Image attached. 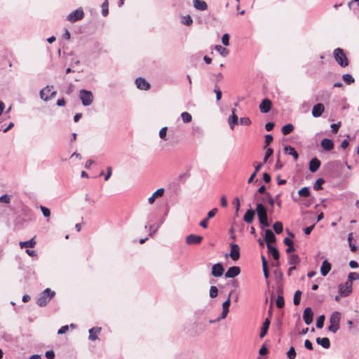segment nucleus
I'll list each match as a JSON object with an SVG mask.
<instances>
[{
    "mask_svg": "<svg viewBox=\"0 0 359 359\" xmlns=\"http://www.w3.org/2000/svg\"><path fill=\"white\" fill-rule=\"evenodd\" d=\"M341 313L338 311H334L332 313L330 318V326L328 330L333 333H336L340 327Z\"/></svg>",
    "mask_w": 359,
    "mask_h": 359,
    "instance_id": "obj_1",
    "label": "nucleus"
},
{
    "mask_svg": "<svg viewBox=\"0 0 359 359\" xmlns=\"http://www.w3.org/2000/svg\"><path fill=\"white\" fill-rule=\"evenodd\" d=\"M256 210L257 212L259 223L262 226V227L269 226V223L268 222L267 212L264 205L262 203H258L257 205Z\"/></svg>",
    "mask_w": 359,
    "mask_h": 359,
    "instance_id": "obj_2",
    "label": "nucleus"
},
{
    "mask_svg": "<svg viewBox=\"0 0 359 359\" xmlns=\"http://www.w3.org/2000/svg\"><path fill=\"white\" fill-rule=\"evenodd\" d=\"M333 55L335 60L341 67H345L348 65V60L341 48H337L334 49Z\"/></svg>",
    "mask_w": 359,
    "mask_h": 359,
    "instance_id": "obj_3",
    "label": "nucleus"
},
{
    "mask_svg": "<svg viewBox=\"0 0 359 359\" xmlns=\"http://www.w3.org/2000/svg\"><path fill=\"white\" fill-rule=\"evenodd\" d=\"M55 292H53L49 288H46L40 295L37 299V304L39 306H46L48 302L54 297Z\"/></svg>",
    "mask_w": 359,
    "mask_h": 359,
    "instance_id": "obj_4",
    "label": "nucleus"
},
{
    "mask_svg": "<svg viewBox=\"0 0 359 359\" xmlns=\"http://www.w3.org/2000/svg\"><path fill=\"white\" fill-rule=\"evenodd\" d=\"M79 98L84 106H89L93 100L92 93L84 89L80 90Z\"/></svg>",
    "mask_w": 359,
    "mask_h": 359,
    "instance_id": "obj_5",
    "label": "nucleus"
},
{
    "mask_svg": "<svg viewBox=\"0 0 359 359\" xmlns=\"http://www.w3.org/2000/svg\"><path fill=\"white\" fill-rule=\"evenodd\" d=\"M353 283L346 282L338 287L340 297H348L352 292Z\"/></svg>",
    "mask_w": 359,
    "mask_h": 359,
    "instance_id": "obj_6",
    "label": "nucleus"
},
{
    "mask_svg": "<svg viewBox=\"0 0 359 359\" xmlns=\"http://www.w3.org/2000/svg\"><path fill=\"white\" fill-rule=\"evenodd\" d=\"M84 16L83 11L81 8H79L74 11L70 13L67 17V20L70 22H75L78 20L83 19Z\"/></svg>",
    "mask_w": 359,
    "mask_h": 359,
    "instance_id": "obj_7",
    "label": "nucleus"
},
{
    "mask_svg": "<svg viewBox=\"0 0 359 359\" xmlns=\"http://www.w3.org/2000/svg\"><path fill=\"white\" fill-rule=\"evenodd\" d=\"M53 86H46L40 92V97L42 100L47 101L48 100L54 97L57 93L56 91L53 90Z\"/></svg>",
    "mask_w": 359,
    "mask_h": 359,
    "instance_id": "obj_8",
    "label": "nucleus"
},
{
    "mask_svg": "<svg viewBox=\"0 0 359 359\" xmlns=\"http://www.w3.org/2000/svg\"><path fill=\"white\" fill-rule=\"evenodd\" d=\"M272 107V102L268 99H264L260 103L259 108L262 113L266 114L268 113Z\"/></svg>",
    "mask_w": 359,
    "mask_h": 359,
    "instance_id": "obj_9",
    "label": "nucleus"
},
{
    "mask_svg": "<svg viewBox=\"0 0 359 359\" xmlns=\"http://www.w3.org/2000/svg\"><path fill=\"white\" fill-rule=\"evenodd\" d=\"M231 252L229 256L233 261H237L240 258V248L237 244H230Z\"/></svg>",
    "mask_w": 359,
    "mask_h": 359,
    "instance_id": "obj_10",
    "label": "nucleus"
},
{
    "mask_svg": "<svg viewBox=\"0 0 359 359\" xmlns=\"http://www.w3.org/2000/svg\"><path fill=\"white\" fill-rule=\"evenodd\" d=\"M203 241L201 236L190 234L186 237V243L187 245L200 244Z\"/></svg>",
    "mask_w": 359,
    "mask_h": 359,
    "instance_id": "obj_11",
    "label": "nucleus"
},
{
    "mask_svg": "<svg viewBox=\"0 0 359 359\" xmlns=\"http://www.w3.org/2000/svg\"><path fill=\"white\" fill-rule=\"evenodd\" d=\"M313 313L310 307H307L304 309L303 313V319L306 325H310L313 322Z\"/></svg>",
    "mask_w": 359,
    "mask_h": 359,
    "instance_id": "obj_12",
    "label": "nucleus"
},
{
    "mask_svg": "<svg viewBox=\"0 0 359 359\" xmlns=\"http://www.w3.org/2000/svg\"><path fill=\"white\" fill-rule=\"evenodd\" d=\"M224 271V269L222 264L217 263L212 266L211 273L214 277H220L223 275Z\"/></svg>",
    "mask_w": 359,
    "mask_h": 359,
    "instance_id": "obj_13",
    "label": "nucleus"
},
{
    "mask_svg": "<svg viewBox=\"0 0 359 359\" xmlns=\"http://www.w3.org/2000/svg\"><path fill=\"white\" fill-rule=\"evenodd\" d=\"M325 111V106L322 103H318L313 107L311 114L313 117H320Z\"/></svg>",
    "mask_w": 359,
    "mask_h": 359,
    "instance_id": "obj_14",
    "label": "nucleus"
},
{
    "mask_svg": "<svg viewBox=\"0 0 359 359\" xmlns=\"http://www.w3.org/2000/svg\"><path fill=\"white\" fill-rule=\"evenodd\" d=\"M135 84L137 88L144 90H147L151 87L150 84L144 79L141 77L136 79Z\"/></svg>",
    "mask_w": 359,
    "mask_h": 359,
    "instance_id": "obj_15",
    "label": "nucleus"
},
{
    "mask_svg": "<svg viewBox=\"0 0 359 359\" xmlns=\"http://www.w3.org/2000/svg\"><path fill=\"white\" fill-rule=\"evenodd\" d=\"M241 273V269H240V267L238 266H231L230 267L226 274H225V276L226 278H234L237 276H238Z\"/></svg>",
    "mask_w": 359,
    "mask_h": 359,
    "instance_id": "obj_16",
    "label": "nucleus"
},
{
    "mask_svg": "<svg viewBox=\"0 0 359 359\" xmlns=\"http://www.w3.org/2000/svg\"><path fill=\"white\" fill-rule=\"evenodd\" d=\"M264 240L266 243L267 247L268 245H271V243H274L276 241V236L271 229H266L265 231Z\"/></svg>",
    "mask_w": 359,
    "mask_h": 359,
    "instance_id": "obj_17",
    "label": "nucleus"
},
{
    "mask_svg": "<svg viewBox=\"0 0 359 359\" xmlns=\"http://www.w3.org/2000/svg\"><path fill=\"white\" fill-rule=\"evenodd\" d=\"M230 297H231V293L229 294L227 299L222 304L223 311H222V316H221V318L222 319H224L226 317V316H227V314H228V313L229 311V306H230V304H231Z\"/></svg>",
    "mask_w": 359,
    "mask_h": 359,
    "instance_id": "obj_18",
    "label": "nucleus"
},
{
    "mask_svg": "<svg viewBox=\"0 0 359 359\" xmlns=\"http://www.w3.org/2000/svg\"><path fill=\"white\" fill-rule=\"evenodd\" d=\"M320 161L317 158H312L309 162V170L312 172H316L320 166Z\"/></svg>",
    "mask_w": 359,
    "mask_h": 359,
    "instance_id": "obj_19",
    "label": "nucleus"
},
{
    "mask_svg": "<svg viewBox=\"0 0 359 359\" xmlns=\"http://www.w3.org/2000/svg\"><path fill=\"white\" fill-rule=\"evenodd\" d=\"M194 7L198 11H206L208 9V4L205 1L202 0H194Z\"/></svg>",
    "mask_w": 359,
    "mask_h": 359,
    "instance_id": "obj_20",
    "label": "nucleus"
},
{
    "mask_svg": "<svg viewBox=\"0 0 359 359\" xmlns=\"http://www.w3.org/2000/svg\"><path fill=\"white\" fill-rule=\"evenodd\" d=\"M332 268L331 264L326 259L323 262L320 267V273L323 276H326Z\"/></svg>",
    "mask_w": 359,
    "mask_h": 359,
    "instance_id": "obj_21",
    "label": "nucleus"
},
{
    "mask_svg": "<svg viewBox=\"0 0 359 359\" xmlns=\"http://www.w3.org/2000/svg\"><path fill=\"white\" fill-rule=\"evenodd\" d=\"M101 332V327H94L89 330V339L95 341L98 339V334Z\"/></svg>",
    "mask_w": 359,
    "mask_h": 359,
    "instance_id": "obj_22",
    "label": "nucleus"
},
{
    "mask_svg": "<svg viewBox=\"0 0 359 359\" xmlns=\"http://www.w3.org/2000/svg\"><path fill=\"white\" fill-rule=\"evenodd\" d=\"M238 118L236 114V109H232V115L229 118L228 122L231 130H233L235 126L238 123Z\"/></svg>",
    "mask_w": 359,
    "mask_h": 359,
    "instance_id": "obj_23",
    "label": "nucleus"
},
{
    "mask_svg": "<svg viewBox=\"0 0 359 359\" xmlns=\"http://www.w3.org/2000/svg\"><path fill=\"white\" fill-rule=\"evenodd\" d=\"M321 147L326 151H330L334 148L333 142L330 140L325 138L321 141Z\"/></svg>",
    "mask_w": 359,
    "mask_h": 359,
    "instance_id": "obj_24",
    "label": "nucleus"
},
{
    "mask_svg": "<svg viewBox=\"0 0 359 359\" xmlns=\"http://www.w3.org/2000/svg\"><path fill=\"white\" fill-rule=\"evenodd\" d=\"M164 194V189L163 188L157 189L148 199V201L150 204L154 203L156 198L161 197Z\"/></svg>",
    "mask_w": 359,
    "mask_h": 359,
    "instance_id": "obj_25",
    "label": "nucleus"
},
{
    "mask_svg": "<svg viewBox=\"0 0 359 359\" xmlns=\"http://www.w3.org/2000/svg\"><path fill=\"white\" fill-rule=\"evenodd\" d=\"M255 217V211L252 209L248 210L245 212L243 219L245 222L250 224L252 222Z\"/></svg>",
    "mask_w": 359,
    "mask_h": 359,
    "instance_id": "obj_26",
    "label": "nucleus"
},
{
    "mask_svg": "<svg viewBox=\"0 0 359 359\" xmlns=\"http://www.w3.org/2000/svg\"><path fill=\"white\" fill-rule=\"evenodd\" d=\"M316 342L318 344L321 345L325 348H329L330 346V339L327 337H323V338L318 337L316 339Z\"/></svg>",
    "mask_w": 359,
    "mask_h": 359,
    "instance_id": "obj_27",
    "label": "nucleus"
},
{
    "mask_svg": "<svg viewBox=\"0 0 359 359\" xmlns=\"http://www.w3.org/2000/svg\"><path fill=\"white\" fill-rule=\"evenodd\" d=\"M269 325H270V320L269 318H266L265 320V321L264 322L262 329H261V332L259 334V336L261 338H263L266 335V334L269 330Z\"/></svg>",
    "mask_w": 359,
    "mask_h": 359,
    "instance_id": "obj_28",
    "label": "nucleus"
},
{
    "mask_svg": "<svg viewBox=\"0 0 359 359\" xmlns=\"http://www.w3.org/2000/svg\"><path fill=\"white\" fill-rule=\"evenodd\" d=\"M267 248L269 250V252L272 255L273 259L278 261L280 257L278 250L276 248L273 247L271 245H268Z\"/></svg>",
    "mask_w": 359,
    "mask_h": 359,
    "instance_id": "obj_29",
    "label": "nucleus"
},
{
    "mask_svg": "<svg viewBox=\"0 0 359 359\" xmlns=\"http://www.w3.org/2000/svg\"><path fill=\"white\" fill-rule=\"evenodd\" d=\"M284 150L285 152H287V154L289 155L292 156L295 160L298 159V158H299L298 153L297 152V151L294 149V147H292L291 146H285L284 148Z\"/></svg>",
    "mask_w": 359,
    "mask_h": 359,
    "instance_id": "obj_30",
    "label": "nucleus"
},
{
    "mask_svg": "<svg viewBox=\"0 0 359 359\" xmlns=\"http://www.w3.org/2000/svg\"><path fill=\"white\" fill-rule=\"evenodd\" d=\"M285 245L287 246V248L286 249L287 253H290L292 252H294L295 249L293 247V241L291 238H285L283 241Z\"/></svg>",
    "mask_w": 359,
    "mask_h": 359,
    "instance_id": "obj_31",
    "label": "nucleus"
},
{
    "mask_svg": "<svg viewBox=\"0 0 359 359\" xmlns=\"http://www.w3.org/2000/svg\"><path fill=\"white\" fill-rule=\"evenodd\" d=\"M36 245V241H34V238H32L29 241H23L20 243V246L21 248H34Z\"/></svg>",
    "mask_w": 359,
    "mask_h": 359,
    "instance_id": "obj_32",
    "label": "nucleus"
},
{
    "mask_svg": "<svg viewBox=\"0 0 359 359\" xmlns=\"http://www.w3.org/2000/svg\"><path fill=\"white\" fill-rule=\"evenodd\" d=\"M281 130L284 135H287L294 130V126L292 124L288 123L283 126Z\"/></svg>",
    "mask_w": 359,
    "mask_h": 359,
    "instance_id": "obj_33",
    "label": "nucleus"
},
{
    "mask_svg": "<svg viewBox=\"0 0 359 359\" xmlns=\"http://www.w3.org/2000/svg\"><path fill=\"white\" fill-rule=\"evenodd\" d=\"M300 259L297 255L292 254L289 256L288 262L291 265H297L299 263Z\"/></svg>",
    "mask_w": 359,
    "mask_h": 359,
    "instance_id": "obj_34",
    "label": "nucleus"
},
{
    "mask_svg": "<svg viewBox=\"0 0 359 359\" xmlns=\"http://www.w3.org/2000/svg\"><path fill=\"white\" fill-rule=\"evenodd\" d=\"M215 50H216L218 53H219V54H220L221 55H222V56H224V57L227 56V55H228V54H229V50H228L226 48H225L222 47L221 45H217V46H215Z\"/></svg>",
    "mask_w": 359,
    "mask_h": 359,
    "instance_id": "obj_35",
    "label": "nucleus"
},
{
    "mask_svg": "<svg viewBox=\"0 0 359 359\" xmlns=\"http://www.w3.org/2000/svg\"><path fill=\"white\" fill-rule=\"evenodd\" d=\"M284 305H285L284 298L283 297L282 293L279 292L277 299H276V306L279 309H281L284 306Z\"/></svg>",
    "mask_w": 359,
    "mask_h": 359,
    "instance_id": "obj_36",
    "label": "nucleus"
},
{
    "mask_svg": "<svg viewBox=\"0 0 359 359\" xmlns=\"http://www.w3.org/2000/svg\"><path fill=\"white\" fill-rule=\"evenodd\" d=\"M342 79L344 81L347 83L348 85H350L351 83H353L355 81V79L353 77L349 74H345L342 76Z\"/></svg>",
    "mask_w": 359,
    "mask_h": 359,
    "instance_id": "obj_37",
    "label": "nucleus"
},
{
    "mask_svg": "<svg viewBox=\"0 0 359 359\" xmlns=\"http://www.w3.org/2000/svg\"><path fill=\"white\" fill-rule=\"evenodd\" d=\"M325 183V180L323 179V178H319L318 179L314 185H313V189L316 190V191H319V190H321L323 189V187H322V185Z\"/></svg>",
    "mask_w": 359,
    "mask_h": 359,
    "instance_id": "obj_38",
    "label": "nucleus"
},
{
    "mask_svg": "<svg viewBox=\"0 0 359 359\" xmlns=\"http://www.w3.org/2000/svg\"><path fill=\"white\" fill-rule=\"evenodd\" d=\"M182 121L185 123H190L192 121L191 115L188 112H182L181 114Z\"/></svg>",
    "mask_w": 359,
    "mask_h": 359,
    "instance_id": "obj_39",
    "label": "nucleus"
},
{
    "mask_svg": "<svg viewBox=\"0 0 359 359\" xmlns=\"http://www.w3.org/2000/svg\"><path fill=\"white\" fill-rule=\"evenodd\" d=\"M109 13V1L105 0L102 5V14L107 16Z\"/></svg>",
    "mask_w": 359,
    "mask_h": 359,
    "instance_id": "obj_40",
    "label": "nucleus"
},
{
    "mask_svg": "<svg viewBox=\"0 0 359 359\" xmlns=\"http://www.w3.org/2000/svg\"><path fill=\"white\" fill-rule=\"evenodd\" d=\"M273 228L276 233H280L283 231V226L280 222H276L273 225Z\"/></svg>",
    "mask_w": 359,
    "mask_h": 359,
    "instance_id": "obj_41",
    "label": "nucleus"
},
{
    "mask_svg": "<svg viewBox=\"0 0 359 359\" xmlns=\"http://www.w3.org/2000/svg\"><path fill=\"white\" fill-rule=\"evenodd\" d=\"M298 194L302 197H308L310 195V190L308 187H305L299 189Z\"/></svg>",
    "mask_w": 359,
    "mask_h": 359,
    "instance_id": "obj_42",
    "label": "nucleus"
},
{
    "mask_svg": "<svg viewBox=\"0 0 359 359\" xmlns=\"http://www.w3.org/2000/svg\"><path fill=\"white\" fill-rule=\"evenodd\" d=\"M301 295H302V292L300 290H297L294 293V299H293V302H294V304L297 306L300 303V299H301Z\"/></svg>",
    "mask_w": 359,
    "mask_h": 359,
    "instance_id": "obj_43",
    "label": "nucleus"
},
{
    "mask_svg": "<svg viewBox=\"0 0 359 359\" xmlns=\"http://www.w3.org/2000/svg\"><path fill=\"white\" fill-rule=\"evenodd\" d=\"M359 279V274L355 272H351L348 276V280L346 282L352 283L353 280Z\"/></svg>",
    "mask_w": 359,
    "mask_h": 359,
    "instance_id": "obj_44",
    "label": "nucleus"
},
{
    "mask_svg": "<svg viewBox=\"0 0 359 359\" xmlns=\"http://www.w3.org/2000/svg\"><path fill=\"white\" fill-rule=\"evenodd\" d=\"M325 316H320L316 320V327L319 329L323 328L324 325Z\"/></svg>",
    "mask_w": 359,
    "mask_h": 359,
    "instance_id": "obj_45",
    "label": "nucleus"
},
{
    "mask_svg": "<svg viewBox=\"0 0 359 359\" xmlns=\"http://www.w3.org/2000/svg\"><path fill=\"white\" fill-rule=\"evenodd\" d=\"M287 355L290 359H294L296 357L295 349L293 346H291L287 353Z\"/></svg>",
    "mask_w": 359,
    "mask_h": 359,
    "instance_id": "obj_46",
    "label": "nucleus"
},
{
    "mask_svg": "<svg viewBox=\"0 0 359 359\" xmlns=\"http://www.w3.org/2000/svg\"><path fill=\"white\" fill-rule=\"evenodd\" d=\"M218 290L216 286H211L210 289V296L212 298H215L217 296Z\"/></svg>",
    "mask_w": 359,
    "mask_h": 359,
    "instance_id": "obj_47",
    "label": "nucleus"
},
{
    "mask_svg": "<svg viewBox=\"0 0 359 359\" xmlns=\"http://www.w3.org/2000/svg\"><path fill=\"white\" fill-rule=\"evenodd\" d=\"M351 240H352V233H350L348 237V241L349 242V246H350L351 250L353 252H355L357 250V247L355 244L352 243Z\"/></svg>",
    "mask_w": 359,
    "mask_h": 359,
    "instance_id": "obj_48",
    "label": "nucleus"
},
{
    "mask_svg": "<svg viewBox=\"0 0 359 359\" xmlns=\"http://www.w3.org/2000/svg\"><path fill=\"white\" fill-rule=\"evenodd\" d=\"M167 130H168L167 127H163L159 131L160 137L164 140H167V138H166Z\"/></svg>",
    "mask_w": 359,
    "mask_h": 359,
    "instance_id": "obj_49",
    "label": "nucleus"
},
{
    "mask_svg": "<svg viewBox=\"0 0 359 359\" xmlns=\"http://www.w3.org/2000/svg\"><path fill=\"white\" fill-rule=\"evenodd\" d=\"M273 150L271 148H268L266 151V154L264 158V163H266L269 157L272 156Z\"/></svg>",
    "mask_w": 359,
    "mask_h": 359,
    "instance_id": "obj_50",
    "label": "nucleus"
},
{
    "mask_svg": "<svg viewBox=\"0 0 359 359\" xmlns=\"http://www.w3.org/2000/svg\"><path fill=\"white\" fill-rule=\"evenodd\" d=\"M240 124L249 126L251 124V121L248 117H243L239 119Z\"/></svg>",
    "mask_w": 359,
    "mask_h": 359,
    "instance_id": "obj_51",
    "label": "nucleus"
},
{
    "mask_svg": "<svg viewBox=\"0 0 359 359\" xmlns=\"http://www.w3.org/2000/svg\"><path fill=\"white\" fill-rule=\"evenodd\" d=\"M182 23L187 26H189L193 23L192 18H191L190 15H187L184 17Z\"/></svg>",
    "mask_w": 359,
    "mask_h": 359,
    "instance_id": "obj_52",
    "label": "nucleus"
},
{
    "mask_svg": "<svg viewBox=\"0 0 359 359\" xmlns=\"http://www.w3.org/2000/svg\"><path fill=\"white\" fill-rule=\"evenodd\" d=\"M218 210L217 208H215L213 209H212L210 211H209L208 212V215H207V219H212V217H214L215 216V215L217 214Z\"/></svg>",
    "mask_w": 359,
    "mask_h": 359,
    "instance_id": "obj_53",
    "label": "nucleus"
},
{
    "mask_svg": "<svg viewBox=\"0 0 359 359\" xmlns=\"http://www.w3.org/2000/svg\"><path fill=\"white\" fill-rule=\"evenodd\" d=\"M273 137L271 135L268 134L265 135V148L268 147L272 142H273Z\"/></svg>",
    "mask_w": 359,
    "mask_h": 359,
    "instance_id": "obj_54",
    "label": "nucleus"
},
{
    "mask_svg": "<svg viewBox=\"0 0 359 359\" xmlns=\"http://www.w3.org/2000/svg\"><path fill=\"white\" fill-rule=\"evenodd\" d=\"M40 208H41V212L44 217H50V211L48 208L41 205Z\"/></svg>",
    "mask_w": 359,
    "mask_h": 359,
    "instance_id": "obj_55",
    "label": "nucleus"
},
{
    "mask_svg": "<svg viewBox=\"0 0 359 359\" xmlns=\"http://www.w3.org/2000/svg\"><path fill=\"white\" fill-rule=\"evenodd\" d=\"M229 34H224L223 36H222V43L224 45V46H229Z\"/></svg>",
    "mask_w": 359,
    "mask_h": 359,
    "instance_id": "obj_56",
    "label": "nucleus"
},
{
    "mask_svg": "<svg viewBox=\"0 0 359 359\" xmlns=\"http://www.w3.org/2000/svg\"><path fill=\"white\" fill-rule=\"evenodd\" d=\"M340 126H341V123L340 122H339L337 123L332 124L331 125V128H332V133H337L338 132V130H339V128Z\"/></svg>",
    "mask_w": 359,
    "mask_h": 359,
    "instance_id": "obj_57",
    "label": "nucleus"
},
{
    "mask_svg": "<svg viewBox=\"0 0 359 359\" xmlns=\"http://www.w3.org/2000/svg\"><path fill=\"white\" fill-rule=\"evenodd\" d=\"M0 202H4L6 203H9L11 202V196L6 194L0 197Z\"/></svg>",
    "mask_w": 359,
    "mask_h": 359,
    "instance_id": "obj_58",
    "label": "nucleus"
},
{
    "mask_svg": "<svg viewBox=\"0 0 359 359\" xmlns=\"http://www.w3.org/2000/svg\"><path fill=\"white\" fill-rule=\"evenodd\" d=\"M69 330V326L68 325H65V326H62L61 327L58 331H57V334H65Z\"/></svg>",
    "mask_w": 359,
    "mask_h": 359,
    "instance_id": "obj_59",
    "label": "nucleus"
},
{
    "mask_svg": "<svg viewBox=\"0 0 359 359\" xmlns=\"http://www.w3.org/2000/svg\"><path fill=\"white\" fill-rule=\"evenodd\" d=\"M220 204L223 208H226L228 205L227 200L225 196H222L221 197Z\"/></svg>",
    "mask_w": 359,
    "mask_h": 359,
    "instance_id": "obj_60",
    "label": "nucleus"
},
{
    "mask_svg": "<svg viewBox=\"0 0 359 359\" xmlns=\"http://www.w3.org/2000/svg\"><path fill=\"white\" fill-rule=\"evenodd\" d=\"M304 346L309 350H313V344L311 341L306 339L304 341Z\"/></svg>",
    "mask_w": 359,
    "mask_h": 359,
    "instance_id": "obj_61",
    "label": "nucleus"
},
{
    "mask_svg": "<svg viewBox=\"0 0 359 359\" xmlns=\"http://www.w3.org/2000/svg\"><path fill=\"white\" fill-rule=\"evenodd\" d=\"M274 123L273 122H269L267 123L266 125H265V129L267 130V131H271L274 128Z\"/></svg>",
    "mask_w": 359,
    "mask_h": 359,
    "instance_id": "obj_62",
    "label": "nucleus"
},
{
    "mask_svg": "<svg viewBox=\"0 0 359 359\" xmlns=\"http://www.w3.org/2000/svg\"><path fill=\"white\" fill-rule=\"evenodd\" d=\"M46 357L48 359H54L55 353H54L53 351H46Z\"/></svg>",
    "mask_w": 359,
    "mask_h": 359,
    "instance_id": "obj_63",
    "label": "nucleus"
},
{
    "mask_svg": "<svg viewBox=\"0 0 359 359\" xmlns=\"http://www.w3.org/2000/svg\"><path fill=\"white\" fill-rule=\"evenodd\" d=\"M208 220L207 218L203 219L200 222V226L204 229H206L208 225Z\"/></svg>",
    "mask_w": 359,
    "mask_h": 359,
    "instance_id": "obj_64",
    "label": "nucleus"
}]
</instances>
